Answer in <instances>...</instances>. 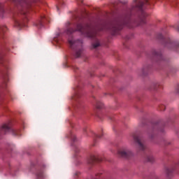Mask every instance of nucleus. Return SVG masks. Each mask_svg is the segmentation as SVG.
<instances>
[{
	"instance_id": "obj_1",
	"label": "nucleus",
	"mask_w": 179,
	"mask_h": 179,
	"mask_svg": "<svg viewBox=\"0 0 179 179\" xmlns=\"http://www.w3.org/2000/svg\"><path fill=\"white\" fill-rule=\"evenodd\" d=\"M90 164H95V163H101L103 162V158L99 157H90L87 159Z\"/></svg>"
},
{
	"instance_id": "obj_2",
	"label": "nucleus",
	"mask_w": 179,
	"mask_h": 179,
	"mask_svg": "<svg viewBox=\"0 0 179 179\" xmlns=\"http://www.w3.org/2000/svg\"><path fill=\"white\" fill-rule=\"evenodd\" d=\"M118 155H120V156H131V152L125 150H120L118 151Z\"/></svg>"
},
{
	"instance_id": "obj_3",
	"label": "nucleus",
	"mask_w": 179,
	"mask_h": 179,
	"mask_svg": "<svg viewBox=\"0 0 179 179\" xmlns=\"http://www.w3.org/2000/svg\"><path fill=\"white\" fill-rule=\"evenodd\" d=\"M165 173L166 175V177H171V176L173 175V169L171 168H166Z\"/></svg>"
},
{
	"instance_id": "obj_4",
	"label": "nucleus",
	"mask_w": 179,
	"mask_h": 179,
	"mask_svg": "<svg viewBox=\"0 0 179 179\" xmlns=\"http://www.w3.org/2000/svg\"><path fill=\"white\" fill-rule=\"evenodd\" d=\"M144 159L145 162H146L147 163H155V162L156 161L153 157H145Z\"/></svg>"
},
{
	"instance_id": "obj_5",
	"label": "nucleus",
	"mask_w": 179,
	"mask_h": 179,
	"mask_svg": "<svg viewBox=\"0 0 179 179\" xmlns=\"http://www.w3.org/2000/svg\"><path fill=\"white\" fill-rule=\"evenodd\" d=\"M94 47H97V45H96V46H94Z\"/></svg>"
}]
</instances>
